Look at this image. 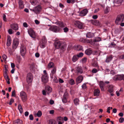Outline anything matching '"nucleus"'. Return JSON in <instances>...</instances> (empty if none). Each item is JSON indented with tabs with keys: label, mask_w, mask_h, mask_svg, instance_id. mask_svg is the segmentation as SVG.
I'll use <instances>...</instances> for the list:
<instances>
[{
	"label": "nucleus",
	"mask_w": 124,
	"mask_h": 124,
	"mask_svg": "<svg viewBox=\"0 0 124 124\" xmlns=\"http://www.w3.org/2000/svg\"><path fill=\"white\" fill-rule=\"evenodd\" d=\"M55 47L57 49L60 48L62 52L65 51L67 47V45L65 43H61L59 41H55L54 43Z\"/></svg>",
	"instance_id": "obj_1"
},
{
	"label": "nucleus",
	"mask_w": 124,
	"mask_h": 124,
	"mask_svg": "<svg viewBox=\"0 0 124 124\" xmlns=\"http://www.w3.org/2000/svg\"><path fill=\"white\" fill-rule=\"evenodd\" d=\"M124 19V15L123 14H120L118 15L116 17L115 21L116 23L117 24L119 22H122Z\"/></svg>",
	"instance_id": "obj_2"
},
{
	"label": "nucleus",
	"mask_w": 124,
	"mask_h": 124,
	"mask_svg": "<svg viewBox=\"0 0 124 124\" xmlns=\"http://www.w3.org/2000/svg\"><path fill=\"white\" fill-rule=\"evenodd\" d=\"M33 79V76L31 73H28L27 76L26 81L28 84L31 83Z\"/></svg>",
	"instance_id": "obj_3"
},
{
	"label": "nucleus",
	"mask_w": 124,
	"mask_h": 124,
	"mask_svg": "<svg viewBox=\"0 0 124 124\" xmlns=\"http://www.w3.org/2000/svg\"><path fill=\"white\" fill-rule=\"evenodd\" d=\"M49 30L55 32H58L60 31V29L59 27L53 26L50 27Z\"/></svg>",
	"instance_id": "obj_4"
},
{
	"label": "nucleus",
	"mask_w": 124,
	"mask_h": 124,
	"mask_svg": "<svg viewBox=\"0 0 124 124\" xmlns=\"http://www.w3.org/2000/svg\"><path fill=\"white\" fill-rule=\"evenodd\" d=\"M20 96L22 101L24 102L27 100V96L26 93L23 91H22L20 93Z\"/></svg>",
	"instance_id": "obj_5"
},
{
	"label": "nucleus",
	"mask_w": 124,
	"mask_h": 124,
	"mask_svg": "<svg viewBox=\"0 0 124 124\" xmlns=\"http://www.w3.org/2000/svg\"><path fill=\"white\" fill-rule=\"evenodd\" d=\"M56 68L54 67L51 70V73L50 74V76L51 78L52 79L54 77H55L56 74Z\"/></svg>",
	"instance_id": "obj_6"
},
{
	"label": "nucleus",
	"mask_w": 124,
	"mask_h": 124,
	"mask_svg": "<svg viewBox=\"0 0 124 124\" xmlns=\"http://www.w3.org/2000/svg\"><path fill=\"white\" fill-rule=\"evenodd\" d=\"M28 33L32 38L33 39H35L36 38L35 32L32 29H30L28 30Z\"/></svg>",
	"instance_id": "obj_7"
},
{
	"label": "nucleus",
	"mask_w": 124,
	"mask_h": 124,
	"mask_svg": "<svg viewBox=\"0 0 124 124\" xmlns=\"http://www.w3.org/2000/svg\"><path fill=\"white\" fill-rule=\"evenodd\" d=\"M19 43L18 40L16 39H13V48L16 49Z\"/></svg>",
	"instance_id": "obj_8"
},
{
	"label": "nucleus",
	"mask_w": 124,
	"mask_h": 124,
	"mask_svg": "<svg viewBox=\"0 0 124 124\" xmlns=\"http://www.w3.org/2000/svg\"><path fill=\"white\" fill-rule=\"evenodd\" d=\"M74 24L79 29H82L83 28V24L78 21H76L75 23Z\"/></svg>",
	"instance_id": "obj_9"
},
{
	"label": "nucleus",
	"mask_w": 124,
	"mask_h": 124,
	"mask_svg": "<svg viewBox=\"0 0 124 124\" xmlns=\"http://www.w3.org/2000/svg\"><path fill=\"white\" fill-rule=\"evenodd\" d=\"M41 7L40 5L36 6L32 10L36 14H39L41 10Z\"/></svg>",
	"instance_id": "obj_10"
},
{
	"label": "nucleus",
	"mask_w": 124,
	"mask_h": 124,
	"mask_svg": "<svg viewBox=\"0 0 124 124\" xmlns=\"http://www.w3.org/2000/svg\"><path fill=\"white\" fill-rule=\"evenodd\" d=\"M42 81L43 82L46 83L48 81V75L44 74L41 78Z\"/></svg>",
	"instance_id": "obj_11"
},
{
	"label": "nucleus",
	"mask_w": 124,
	"mask_h": 124,
	"mask_svg": "<svg viewBox=\"0 0 124 124\" xmlns=\"http://www.w3.org/2000/svg\"><path fill=\"white\" fill-rule=\"evenodd\" d=\"M20 53L21 54H25L26 53V47L22 45L21 46Z\"/></svg>",
	"instance_id": "obj_12"
},
{
	"label": "nucleus",
	"mask_w": 124,
	"mask_h": 124,
	"mask_svg": "<svg viewBox=\"0 0 124 124\" xmlns=\"http://www.w3.org/2000/svg\"><path fill=\"white\" fill-rule=\"evenodd\" d=\"M83 55H75L72 57V60L74 62H76L78 59V58L82 57Z\"/></svg>",
	"instance_id": "obj_13"
},
{
	"label": "nucleus",
	"mask_w": 124,
	"mask_h": 124,
	"mask_svg": "<svg viewBox=\"0 0 124 124\" xmlns=\"http://www.w3.org/2000/svg\"><path fill=\"white\" fill-rule=\"evenodd\" d=\"M68 94L67 93H65L63 96L62 101L63 103H66L67 102V99L68 97Z\"/></svg>",
	"instance_id": "obj_14"
},
{
	"label": "nucleus",
	"mask_w": 124,
	"mask_h": 124,
	"mask_svg": "<svg viewBox=\"0 0 124 124\" xmlns=\"http://www.w3.org/2000/svg\"><path fill=\"white\" fill-rule=\"evenodd\" d=\"M30 69L31 70L34 71L37 70V66L34 63H32L30 64Z\"/></svg>",
	"instance_id": "obj_15"
},
{
	"label": "nucleus",
	"mask_w": 124,
	"mask_h": 124,
	"mask_svg": "<svg viewBox=\"0 0 124 124\" xmlns=\"http://www.w3.org/2000/svg\"><path fill=\"white\" fill-rule=\"evenodd\" d=\"M88 12V11L87 9H85L80 12V15L81 16H85L86 15Z\"/></svg>",
	"instance_id": "obj_16"
},
{
	"label": "nucleus",
	"mask_w": 124,
	"mask_h": 124,
	"mask_svg": "<svg viewBox=\"0 0 124 124\" xmlns=\"http://www.w3.org/2000/svg\"><path fill=\"white\" fill-rule=\"evenodd\" d=\"M10 27L11 28L15 30H18V24H17L13 23L10 25Z\"/></svg>",
	"instance_id": "obj_17"
},
{
	"label": "nucleus",
	"mask_w": 124,
	"mask_h": 124,
	"mask_svg": "<svg viewBox=\"0 0 124 124\" xmlns=\"http://www.w3.org/2000/svg\"><path fill=\"white\" fill-rule=\"evenodd\" d=\"M90 21L93 24L95 25H99L100 23L99 21L97 20H90Z\"/></svg>",
	"instance_id": "obj_18"
},
{
	"label": "nucleus",
	"mask_w": 124,
	"mask_h": 124,
	"mask_svg": "<svg viewBox=\"0 0 124 124\" xmlns=\"http://www.w3.org/2000/svg\"><path fill=\"white\" fill-rule=\"evenodd\" d=\"M18 3L19 7L20 9H22L24 8L23 2L22 0H19Z\"/></svg>",
	"instance_id": "obj_19"
},
{
	"label": "nucleus",
	"mask_w": 124,
	"mask_h": 124,
	"mask_svg": "<svg viewBox=\"0 0 124 124\" xmlns=\"http://www.w3.org/2000/svg\"><path fill=\"white\" fill-rule=\"evenodd\" d=\"M11 37L9 36H8L7 37V45L8 46H10L11 43Z\"/></svg>",
	"instance_id": "obj_20"
},
{
	"label": "nucleus",
	"mask_w": 124,
	"mask_h": 124,
	"mask_svg": "<svg viewBox=\"0 0 124 124\" xmlns=\"http://www.w3.org/2000/svg\"><path fill=\"white\" fill-rule=\"evenodd\" d=\"M45 89L46 92V93L48 95L51 93L52 91V88L49 86H46L45 88Z\"/></svg>",
	"instance_id": "obj_21"
},
{
	"label": "nucleus",
	"mask_w": 124,
	"mask_h": 124,
	"mask_svg": "<svg viewBox=\"0 0 124 124\" xmlns=\"http://www.w3.org/2000/svg\"><path fill=\"white\" fill-rule=\"evenodd\" d=\"M114 86L112 85H109L108 87V91L110 93H113L114 90Z\"/></svg>",
	"instance_id": "obj_22"
},
{
	"label": "nucleus",
	"mask_w": 124,
	"mask_h": 124,
	"mask_svg": "<svg viewBox=\"0 0 124 124\" xmlns=\"http://www.w3.org/2000/svg\"><path fill=\"white\" fill-rule=\"evenodd\" d=\"M83 79V77L81 76H80L77 77L76 79V81L77 84L80 83Z\"/></svg>",
	"instance_id": "obj_23"
},
{
	"label": "nucleus",
	"mask_w": 124,
	"mask_h": 124,
	"mask_svg": "<svg viewBox=\"0 0 124 124\" xmlns=\"http://www.w3.org/2000/svg\"><path fill=\"white\" fill-rule=\"evenodd\" d=\"M74 49H75L78 51H80L81 50L83 49V47L82 46L79 45L74 46Z\"/></svg>",
	"instance_id": "obj_24"
},
{
	"label": "nucleus",
	"mask_w": 124,
	"mask_h": 124,
	"mask_svg": "<svg viewBox=\"0 0 124 124\" xmlns=\"http://www.w3.org/2000/svg\"><path fill=\"white\" fill-rule=\"evenodd\" d=\"M76 72L77 73L81 74L83 72L82 69L81 67H78L77 68L76 70Z\"/></svg>",
	"instance_id": "obj_25"
},
{
	"label": "nucleus",
	"mask_w": 124,
	"mask_h": 124,
	"mask_svg": "<svg viewBox=\"0 0 124 124\" xmlns=\"http://www.w3.org/2000/svg\"><path fill=\"white\" fill-rule=\"evenodd\" d=\"M93 51L91 48H88L85 51V54H91Z\"/></svg>",
	"instance_id": "obj_26"
},
{
	"label": "nucleus",
	"mask_w": 124,
	"mask_h": 124,
	"mask_svg": "<svg viewBox=\"0 0 124 124\" xmlns=\"http://www.w3.org/2000/svg\"><path fill=\"white\" fill-rule=\"evenodd\" d=\"M123 2V0H115L114 1V2H115V5L116 6H117V4H119L120 5Z\"/></svg>",
	"instance_id": "obj_27"
},
{
	"label": "nucleus",
	"mask_w": 124,
	"mask_h": 124,
	"mask_svg": "<svg viewBox=\"0 0 124 124\" xmlns=\"http://www.w3.org/2000/svg\"><path fill=\"white\" fill-rule=\"evenodd\" d=\"M100 91L98 89H95L94 90V96H98L99 95Z\"/></svg>",
	"instance_id": "obj_28"
},
{
	"label": "nucleus",
	"mask_w": 124,
	"mask_h": 124,
	"mask_svg": "<svg viewBox=\"0 0 124 124\" xmlns=\"http://www.w3.org/2000/svg\"><path fill=\"white\" fill-rule=\"evenodd\" d=\"M94 36V34L91 32H89L86 34V37L88 38H91Z\"/></svg>",
	"instance_id": "obj_29"
},
{
	"label": "nucleus",
	"mask_w": 124,
	"mask_h": 124,
	"mask_svg": "<svg viewBox=\"0 0 124 124\" xmlns=\"http://www.w3.org/2000/svg\"><path fill=\"white\" fill-rule=\"evenodd\" d=\"M113 57L112 55L108 56L107 57L105 62H108L110 61L112 59Z\"/></svg>",
	"instance_id": "obj_30"
},
{
	"label": "nucleus",
	"mask_w": 124,
	"mask_h": 124,
	"mask_svg": "<svg viewBox=\"0 0 124 124\" xmlns=\"http://www.w3.org/2000/svg\"><path fill=\"white\" fill-rule=\"evenodd\" d=\"M104 83L102 81H100V85L101 90L102 91H104Z\"/></svg>",
	"instance_id": "obj_31"
},
{
	"label": "nucleus",
	"mask_w": 124,
	"mask_h": 124,
	"mask_svg": "<svg viewBox=\"0 0 124 124\" xmlns=\"http://www.w3.org/2000/svg\"><path fill=\"white\" fill-rule=\"evenodd\" d=\"M57 24L61 28H62L65 27V24L61 22H58L57 23Z\"/></svg>",
	"instance_id": "obj_32"
},
{
	"label": "nucleus",
	"mask_w": 124,
	"mask_h": 124,
	"mask_svg": "<svg viewBox=\"0 0 124 124\" xmlns=\"http://www.w3.org/2000/svg\"><path fill=\"white\" fill-rule=\"evenodd\" d=\"M42 115L41 112L40 111H39L37 113L35 114L34 116L35 117L38 116L39 117H40Z\"/></svg>",
	"instance_id": "obj_33"
},
{
	"label": "nucleus",
	"mask_w": 124,
	"mask_h": 124,
	"mask_svg": "<svg viewBox=\"0 0 124 124\" xmlns=\"http://www.w3.org/2000/svg\"><path fill=\"white\" fill-rule=\"evenodd\" d=\"M49 124H57L55 120L51 119L49 120Z\"/></svg>",
	"instance_id": "obj_34"
},
{
	"label": "nucleus",
	"mask_w": 124,
	"mask_h": 124,
	"mask_svg": "<svg viewBox=\"0 0 124 124\" xmlns=\"http://www.w3.org/2000/svg\"><path fill=\"white\" fill-rule=\"evenodd\" d=\"M14 122L16 124H22L23 123L22 121L20 119H18L15 121Z\"/></svg>",
	"instance_id": "obj_35"
},
{
	"label": "nucleus",
	"mask_w": 124,
	"mask_h": 124,
	"mask_svg": "<svg viewBox=\"0 0 124 124\" xmlns=\"http://www.w3.org/2000/svg\"><path fill=\"white\" fill-rule=\"evenodd\" d=\"M54 64L52 62H51L49 63L47 67L48 68H53L54 67Z\"/></svg>",
	"instance_id": "obj_36"
},
{
	"label": "nucleus",
	"mask_w": 124,
	"mask_h": 124,
	"mask_svg": "<svg viewBox=\"0 0 124 124\" xmlns=\"http://www.w3.org/2000/svg\"><path fill=\"white\" fill-rule=\"evenodd\" d=\"M18 108L20 113H22L23 112V109L21 104H19L18 105Z\"/></svg>",
	"instance_id": "obj_37"
},
{
	"label": "nucleus",
	"mask_w": 124,
	"mask_h": 124,
	"mask_svg": "<svg viewBox=\"0 0 124 124\" xmlns=\"http://www.w3.org/2000/svg\"><path fill=\"white\" fill-rule=\"evenodd\" d=\"M118 80H123V74L117 75Z\"/></svg>",
	"instance_id": "obj_38"
},
{
	"label": "nucleus",
	"mask_w": 124,
	"mask_h": 124,
	"mask_svg": "<svg viewBox=\"0 0 124 124\" xmlns=\"http://www.w3.org/2000/svg\"><path fill=\"white\" fill-rule=\"evenodd\" d=\"M56 120L57 122L62 121H63V118L60 116L57 117L56 118Z\"/></svg>",
	"instance_id": "obj_39"
},
{
	"label": "nucleus",
	"mask_w": 124,
	"mask_h": 124,
	"mask_svg": "<svg viewBox=\"0 0 124 124\" xmlns=\"http://www.w3.org/2000/svg\"><path fill=\"white\" fill-rule=\"evenodd\" d=\"M74 102L75 105H78L79 104V100L78 99H75L74 100Z\"/></svg>",
	"instance_id": "obj_40"
},
{
	"label": "nucleus",
	"mask_w": 124,
	"mask_h": 124,
	"mask_svg": "<svg viewBox=\"0 0 124 124\" xmlns=\"http://www.w3.org/2000/svg\"><path fill=\"white\" fill-rule=\"evenodd\" d=\"M110 11V9L109 7H107L105 9L104 12L105 14H107Z\"/></svg>",
	"instance_id": "obj_41"
},
{
	"label": "nucleus",
	"mask_w": 124,
	"mask_h": 124,
	"mask_svg": "<svg viewBox=\"0 0 124 124\" xmlns=\"http://www.w3.org/2000/svg\"><path fill=\"white\" fill-rule=\"evenodd\" d=\"M92 39L90 40L85 39H84V42L86 43H90L92 42Z\"/></svg>",
	"instance_id": "obj_42"
},
{
	"label": "nucleus",
	"mask_w": 124,
	"mask_h": 124,
	"mask_svg": "<svg viewBox=\"0 0 124 124\" xmlns=\"http://www.w3.org/2000/svg\"><path fill=\"white\" fill-rule=\"evenodd\" d=\"M69 83L71 85H73L75 84L74 80L73 79H71L69 81Z\"/></svg>",
	"instance_id": "obj_43"
},
{
	"label": "nucleus",
	"mask_w": 124,
	"mask_h": 124,
	"mask_svg": "<svg viewBox=\"0 0 124 124\" xmlns=\"http://www.w3.org/2000/svg\"><path fill=\"white\" fill-rule=\"evenodd\" d=\"M30 1L33 5H35L37 3V0H30Z\"/></svg>",
	"instance_id": "obj_44"
},
{
	"label": "nucleus",
	"mask_w": 124,
	"mask_h": 124,
	"mask_svg": "<svg viewBox=\"0 0 124 124\" xmlns=\"http://www.w3.org/2000/svg\"><path fill=\"white\" fill-rule=\"evenodd\" d=\"M46 41V39L45 38H44L42 39V40L41 41L40 43L45 44Z\"/></svg>",
	"instance_id": "obj_45"
},
{
	"label": "nucleus",
	"mask_w": 124,
	"mask_h": 124,
	"mask_svg": "<svg viewBox=\"0 0 124 124\" xmlns=\"http://www.w3.org/2000/svg\"><path fill=\"white\" fill-rule=\"evenodd\" d=\"M117 78V76L116 75L113 77L112 79L114 81H118Z\"/></svg>",
	"instance_id": "obj_46"
},
{
	"label": "nucleus",
	"mask_w": 124,
	"mask_h": 124,
	"mask_svg": "<svg viewBox=\"0 0 124 124\" xmlns=\"http://www.w3.org/2000/svg\"><path fill=\"white\" fill-rule=\"evenodd\" d=\"M13 30L11 29H9L8 30V32L10 34H12L13 33L14 31H13Z\"/></svg>",
	"instance_id": "obj_47"
},
{
	"label": "nucleus",
	"mask_w": 124,
	"mask_h": 124,
	"mask_svg": "<svg viewBox=\"0 0 124 124\" xmlns=\"http://www.w3.org/2000/svg\"><path fill=\"white\" fill-rule=\"evenodd\" d=\"M124 121V118L123 117H121L119 120V122L120 123H122Z\"/></svg>",
	"instance_id": "obj_48"
},
{
	"label": "nucleus",
	"mask_w": 124,
	"mask_h": 124,
	"mask_svg": "<svg viewBox=\"0 0 124 124\" xmlns=\"http://www.w3.org/2000/svg\"><path fill=\"white\" fill-rule=\"evenodd\" d=\"M16 92L15 90H14L12 92V96H16Z\"/></svg>",
	"instance_id": "obj_49"
},
{
	"label": "nucleus",
	"mask_w": 124,
	"mask_h": 124,
	"mask_svg": "<svg viewBox=\"0 0 124 124\" xmlns=\"http://www.w3.org/2000/svg\"><path fill=\"white\" fill-rule=\"evenodd\" d=\"M39 46L41 48H43L45 46V44L40 43Z\"/></svg>",
	"instance_id": "obj_50"
},
{
	"label": "nucleus",
	"mask_w": 124,
	"mask_h": 124,
	"mask_svg": "<svg viewBox=\"0 0 124 124\" xmlns=\"http://www.w3.org/2000/svg\"><path fill=\"white\" fill-rule=\"evenodd\" d=\"M81 61L83 63H85L86 61V58L85 57L84 58L81 60Z\"/></svg>",
	"instance_id": "obj_51"
},
{
	"label": "nucleus",
	"mask_w": 124,
	"mask_h": 124,
	"mask_svg": "<svg viewBox=\"0 0 124 124\" xmlns=\"http://www.w3.org/2000/svg\"><path fill=\"white\" fill-rule=\"evenodd\" d=\"M92 65L94 66H97L98 64L97 62H95L92 64Z\"/></svg>",
	"instance_id": "obj_52"
},
{
	"label": "nucleus",
	"mask_w": 124,
	"mask_h": 124,
	"mask_svg": "<svg viewBox=\"0 0 124 124\" xmlns=\"http://www.w3.org/2000/svg\"><path fill=\"white\" fill-rule=\"evenodd\" d=\"M100 40H98L97 39H95L94 40H92V42H91V43H92L93 42L94 43H95L96 42H98L99 41H100L101 40V39L100 38H99Z\"/></svg>",
	"instance_id": "obj_53"
},
{
	"label": "nucleus",
	"mask_w": 124,
	"mask_h": 124,
	"mask_svg": "<svg viewBox=\"0 0 124 124\" xmlns=\"http://www.w3.org/2000/svg\"><path fill=\"white\" fill-rule=\"evenodd\" d=\"M97 72V70L96 69H93L92 70V72L93 73H95Z\"/></svg>",
	"instance_id": "obj_54"
},
{
	"label": "nucleus",
	"mask_w": 124,
	"mask_h": 124,
	"mask_svg": "<svg viewBox=\"0 0 124 124\" xmlns=\"http://www.w3.org/2000/svg\"><path fill=\"white\" fill-rule=\"evenodd\" d=\"M29 117L30 119L31 120H32L33 119V117L32 114H31L29 115Z\"/></svg>",
	"instance_id": "obj_55"
},
{
	"label": "nucleus",
	"mask_w": 124,
	"mask_h": 124,
	"mask_svg": "<svg viewBox=\"0 0 124 124\" xmlns=\"http://www.w3.org/2000/svg\"><path fill=\"white\" fill-rule=\"evenodd\" d=\"M53 78H54L53 80L54 82L57 83L58 82L57 79L56 77L55 76V77H54Z\"/></svg>",
	"instance_id": "obj_56"
},
{
	"label": "nucleus",
	"mask_w": 124,
	"mask_h": 124,
	"mask_svg": "<svg viewBox=\"0 0 124 124\" xmlns=\"http://www.w3.org/2000/svg\"><path fill=\"white\" fill-rule=\"evenodd\" d=\"M68 28L67 27H65L63 28V30L64 32H67L68 31Z\"/></svg>",
	"instance_id": "obj_57"
},
{
	"label": "nucleus",
	"mask_w": 124,
	"mask_h": 124,
	"mask_svg": "<svg viewBox=\"0 0 124 124\" xmlns=\"http://www.w3.org/2000/svg\"><path fill=\"white\" fill-rule=\"evenodd\" d=\"M2 57L3 59L5 60H6V59L7 58V56L6 55H3L2 56Z\"/></svg>",
	"instance_id": "obj_58"
},
{
	"label": "nucleus",
	"mask_w": 124,
	"mask_h": 124,
	"mask_svg": "<svg viewBox=\"0 0 124 124\" xmlns=\"http://www.w3.org/2000/svg\"><path fill=\"white\" fill-rule=\"evenodd\" d=\"M82 87L83 89H85L86 88V85L85 84H83L82 86Z\"/></svg>",
	"instance_id": "obj_59"
},
{
	"label": "nucleus",
	"mask_w": 124,
	"mask_h": 124,
	"mask_svg": "<svg viewBox=\"0 0 124 124\" xmlns=\"http://www.w3.org/2000/svg\"><path fill=\"white\" fill-rule=\"evenodd\" d=\"M3 20L5 21H6V16L4 14L3 15Z\"/></svg>",
	"instance_id": "obj_60"
},
{
	"label": "nucleus",
	"mask_w": 124,
	"mask_h": 124,
	"mask_svg": "<svg viewBox=\"0 0 124 124\" xmlns=\"http://www.w3.org/2000/svg\"><path fill=\"white\" fill-rule=\"evenodd\" d=\"M58 81L60 83H62L64 82L63 80L61 78H59L58 79Z\"/></svg>",
	"instance_id": "obj_61"
},
{
	"label": "nucleus",
	"mask_w": 124,
	"mask_h": 124,
	"mask_svg": "<svg viewBox=\"0 0 124 124\" xmlns=\"http://www.w3.org/2000/svg\"><path fill=\"white\" fill-rule=\"evenodd\" d=\"M23 26L25 27H28L27 24L25 22L23 23Z\"/></svg>",
	"instance_id": "obj_62"
},
{
	"label": "nucleus",
	"mask_w": 124,
	"mask_h": 124,
	"mask_svg": "<svg viewBox=\"0 0 124 124\" xmlns=\"http://www.w3.org/2000/svg\"><path fill=\"white\" fill-rule=\"evenodd\" d=\"M124 55H121L119 56V58L120 59H122L124 58Z\"/></svg>",
	"instance_id": "obj_63"
},
{
	"label": "nucleus",
	"mask_w": 124,
	"mask_h": 124,
	"mask_svg": "<svg viewBox=\"0 0 124 124\" xmlns=\"http://www.w3.org/2000/svg\"><path fill=\"white\" fill-rule=\"evenodd\" d=\"M110 74L112 75H114L115 74V72L113 70H112L110 71Z\"/></svg>",
	"instance_id": "obj_64"
}]
</instances>
